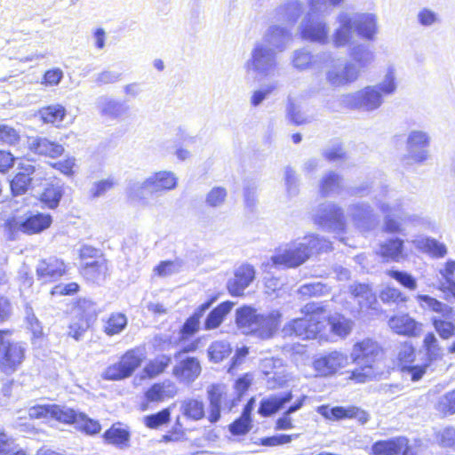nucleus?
I'll return each instance as SVG.
<instances>
[{"instance_id": "nucleus-38", "label": "nucleus", "mask_w": 455, "mask_h": 455, "mask_svg": "<svg viewBox=\"0 0 455 455\" xmlns=\"http://www.w3.org/2000/svg\"><path fill=\"white\" fill-rule=\"evenodd\" d=\"M303 11V5L299 0H287L283 4L275 9V16L277 20L293 25L297 22Z\"/></svg>"}, {"instance_id": "nucleus-59", "label": "nucleus", "mask_w": 455, "mask_h": 455, "mask_svg": "<svg viewBox=\"0 0 455 455\" xmlns=\"http://www.w3.org/2000/svg\"><path fill=\"white\" fill-rule=\"evenodd\" d=\"M387 275L410 290H415L417 288L416 280L405 272L389 270L387 271Z\"/></svg>"}, {"instance_id": "nucleus-18", "label": "nucleus", "mask_w": 455, "mask_h": 455, "mask_svg": "<svg viewBox=\"0 0 455 455\" xmlns=\"http://www.w3.org/2000/svg\"><path fill=\"white\" fill-rule=\"evenodd\" d=\"M256 271L250 264H242L234 269L233 275L227 282V289L230 295L241 297L244 291L255 279Z\"/></svg>"}, {"instance_id": "nucleus-37", "label": "nucleus", "mask_w": 455, "mask_h": 455, "mask_svg": "<svg viewBox=\"0 0 455 455\" xmlns=\"http://www.w3.org/2000/svg\"><path fill=\"white\" fill-rule=\"evenodd\" d=\"M67 116V109L60 104H51L44 106L38 109L40 121L45 124H51L57 128L61 126L63 120Z\"/></svg>"}, {"instance_id": "nucleus-11", "label": "nucleus", "mask_w": 455, "mask_h": 455, "mask_svg": "<svg viewBox=\"0 0 455 455\" xmlns=\"http://www.w3.org/2000/svg\"><path fill=\"white\" fill-rule=\"evenodd\" d=\"M341 103L353 109L372 112L382 105L383 98L377 87L368 85L355 92L344 94Z\"/></svg>"}, {"instance_id": "nucleus-26", "label": "nucleus", "mask_w": 455, "mask_h": 455, "mask_svg": "<svg viewBox=\"0 0 455 455\" xmlns=\"http://www.w3.org/2000/svg\"><path fill=\"white\" fill-rule=\"evenodd\" d=\"M387 186L382 184L381 181L366 180L347 188L345 195L351 197L372 196L377 198L387 196Z\"/></svg>"}, {"instance_id": "nucleus-42", "label": "nucleus", "mask_w": 455, "mask_h": 455, "mask_svg": "<svg viewBox=\"0 0 455 455\" xmlns=\"http://www.w3.org/2000/svg\"><path fill=\"white\" fill-rule=\"evenodd\" d=\"M419 306L423 309H429L441 316L448 318L453 312V309L449 305L437 300L428 295H418L416 297Z\"/></svg>"}, {"instance_id": "nucleus-50", "label": "nucleus", "mask_w": 455, "mask_h": 455, "mask_svg": "<svg viewBox=\"0 0 455 455\" xmlns=\"http://www.w3.org/2000/svg\"><path fill=\"white\" fill-rule=\"evenodd\" d=\"M20 140L21 136L18 130L8 124H0V145L15 147Z\"/></svg>"}, {"instance_id": "nucleus-32", "label": "nucleus", "mask_w": 455, "mask_h": 455, "mask_svg": "<svg viewBox=\"0 0 455 455\" xmlns=\"http://www.w3.org/2000/svg\"><path fill=\"white\" fill-rule=\"evenodd\" d=\"M102 438L106 443L124 449L129 446L131 432L123 423L116 422L103 433Z\"/></svg>"}, {"instance_id": "nucleus-45", "label": "nucleus", "mask_w": 455, "mask_h": 455, "mask_svg": "<svg viewBox=\"0 0 455 455\" xmlns=\"http://www.w3.org/2000/svg\"><path fill=\"white\" fill-rule=\"evenodd\" d=\"M144 426L149 429H158L171 422V408H164L142 419Z\"/></svg>"}, {"instance_id": "nucleus-36", "label": "nucleus", "mask_w": 455, "mask_h": 455, "mask_svg": "<svg viewBox=\"0 0 455 455\" xmlns=\"http://www.w3.org/2000/svg\"><path fill=\"white\" fill-rule=\"evenodd\" d=\"M291 392L267 396L260 402L259 413L264 417L271 416L281 410L285 403L291 402Z\"/></svg>"}, {"instance_id": "nucleus-6", "label": "nucleus", "mask_w": 455, "mask_h": 455, "mask_svg": "<svg viewBox=\"0 0 455 455\" xmlns=\"http://www.w3.org/2000/svg\"><path fill=\"white\" fill-rule=\"evenodd\" d=\"M146 359L144 345L127 349L118 361L108 365L102 373L105 380H121L131 377Z\"/></svg>"}, {"instance_id": "nucleus-48", "label": "nucleus", "mask_w": 455, "mask_h": 455, "mask_svg": "<svg viewBox=\"0 0 455 455\" xmlns=\"http://www.w3.org/2000/svg\"><path fill=\"white\" fill-rule=\"evenodd\" d=\"M379 252L387 260L399 261L403 258V241L400 239L389 240L381 245Z\"/></svg>"}, {"instance_id": "nucleus-35", "label": "nucleus", "mask_w": 455, "mask_h": 455, "mask_svg": "<svg viewBox=\"0 0 455 455\" xmlns=\"http://www.w3.org/2000/svg\"><path fill=\"white\" fill-rule=\"evenodd\" d=\"M350 291L357 299L360 306V313L364 310L378 311V302L375 294L368 284L355 283L350 286Z\"/></svg>"}, {"instance_id": "nucleus-46", "label": "nucleus", "mask_w": 455, "mask_h": 455, "mask_svg": "<svg viewBox=\"0 0 455 455\" xmlns=\"http://www.w3.org/2000/svg\"><path fill=\"white\" fill-rule=\"evenodd\" d=\"M50 419L60 423L71 425L77 421V414L74 409L59 404H51Z\"/></svg>"}, {"instance_id": "nucleus-14", "label": "nucleus", "mask_w": 455, "mask_h": 455, "mask_svg": "<svg viewBox=\"0 0 455 455\" xmlns=\"http://www.w3.org/2000/svg\"><path fill=\"white\" fill-rule=\"evenodd\" d=\"M207 394L210 401L208 419L212 423L219 420L221 410L230 411L235 404V398L228 394V387L224 384L209 386Z\"/></svg>"}, {"instance_id": "nucleus-30", "label": "nucleus", "mask_w": 455, "mask_h": 455, "mask_svg": "<svg viewBox=\"0 0 455 455\" xmlns=\"http://www.w3.org/2000/svg\"><path fill=\"white\" fill-rule=\"evenodd\" d=\"M387 324L398 335L417 336L421 331V324L408 314H399L391 316Z\"/></svg>"}, {"instance_id": "nucleus-55", "label": "nucleus", "mask_w": 455, "mask_h": 455, "mask_svg": "<svg viewBox=\"0 0 455 455\" xmlns=\"http://www.w3.org/2000/svg\"><path fill=\"white\" fill-rule=\"evenodd\" d=\"M424 347L429 361L436 360L442 356V349L437 339L433 333H427L424 338Z\"/></svg>"}, {"instance_id": "nucleus-52", "label": "nucleus", "mask_w": 455, "mask_h": 455, "mask_svg": "<svg viewBox=\"0 0 455 455\" xmlns=\"http://www.w3.org/2000/svg\"><path fill=\"white\" fill-rule=\"evenodd\" d=\"M76 423L79 425V429L86 435H93L99 434L101 430L100 422L89 418L84 412H78Z\"/></svg>"}, {"instance_id": "nucleus-7", "label": "nucleus", "mask_w": 455, "mask_h": 455, "mask_svg": "<svg viewBox=\"0 0 455 455\" xmlns=\"http://www.w3.org/2000/svg\"><path fill=\"white\" fill-rule=\"evenodd\" d=\"M79 258L84 261L88 259H93L91 262H84L78 270L86 283L100 284L108 276V262L96 248L89 245L82 246L79 250Z\"/></svg>"}, {"instance_id": "nucleus-60", "label": "nucleus", "mask_w": 455, "mask_h": 455, "mask_svg": "<svg viewBox=\"0 0 455 455\" xmlns=\"http://www.w3.org/2000/svg\"><path fill=\"white\" fill-rule=\"evenodd\" d=\"M178 268V262L174 260H163L154 267V273L157 276H167L175 273Z\"/></svg>"}, {"instance_id": "nucleus-64", "label": "nucleus", "mask_w": 455, "mask_h": 455, "mask_svg": "<svg viewBox=\"0 0 455 455\" xmlns=\"http://www.w3.org/2000/svg\"><path fill=\"white\" fill-rule=\"evenodd\" d=\"M198 330V319L196 315L189 317L180 330V339H188Z\"/></svg>"}, {"instance_id": "nucleus-8", "label": "nucleus", "mask_w": 455, "mask_h": 455, "mask_svg": "<svg viewBox=\"0 0 455 455\" xmlns=\"http://www.w3.org/2000/svg\"><path fill=\"white\" fill-rule=\"evenodd\" d=\"M276 54L265 44L256 42L245 63L247 73L259 78L273 75L277 65Z\"/></svg>"}, {"instance_id": "nucleus-43", "label": "nucleus", "mask_w": 455, "mask_h": 455, "mask_svg": "<svg viewBox=\"0 0 455 455\" xmlns=\"http://www.w3.org/2000/svg\"><path fill=\"white\" fill-rule=\"evenodd\" d=\"M327 320L331 325V331L341 338H345L349 335L354 326V323L350 319H347L339 314H335L331 316H328L326 315V321Z\"/></svg>"}, {"instance_id": "nucleus-1", "label": "nucleus", "mask_w": 455, "mask_h": 455, "mask_svg": "<svg viewBox=\"0 0 455 455\" xmlns=\"http://www.w3.org/2000/svg\"><path fill=\"white\" fill-rule=\"evenodd\" d=\"M331 243L315 235H309L278 247L275 253L261 263V268L269 272L272 267L293 268L305 263L314 253L328 251Z\"/></svg>"}, {"instance_id": "nucleus-2", "label": "nucleus", "mask_w": 455, "mask_h": 455, "mask_svg": "<svg viewBox=\"0 0 455 455\" xmlns=\"http://www.w3.org/2000/svg\"><path fill=\"white\" fill-rule=\"evenodd\" d=\"M281 320L279 311L261 315L251 307H243L236 310V325L242 333L260 339H271L276 331Z\"/></svg>"}, {"instance_id": "nucleus-61", "label": "nucleus", "mask_w": 455, "mask_h": 455, "mask_svg": "<svg viewBox=\"0 0 455 455\" xmlns=\"http://www.w3.org/2000/svg\"><path fill=\"white\" fill-rule=\"evenodd\" d=\"M4 229L7 236L11 240H14L19 233H22L21 221H19L14 217H11L4 223Z\"/></svg>"}, {"instance_id": "nucleus-9", "label": "nucleus", "mask_w": 455, "mask_h": 455, "mask_svg": "<svg viewBox=\"0 0 455 455\" xmlns=\"http://www.w3.org/2000/svg\"><path fill=\"white\" fill-rule=\"evenodd\" d=\"M11 334L10 330L0 329V371L4 374L15 372L26 357V350L20 342L6 339Z\"/></svg>"}, {"instance_id": "nucleus-3", "label": "nucleus", "mask_w": 455, "mask_h": 455, "mask_svg": "<svg viewBox=\"0 0 455 455\" xmlns=\"http://www.w3.org/2000/svg\"><path fill=\"white\" fill-rule=\"evenodd\" d=\"M303 317L287 323L282 329L284 337L296 336L301 339H312L323 330L326 310L320 304L307 303L301 308Z\"/></svg>"}, {"instance_id": "nucleus-29", "label": "nucleus", "mask_w": 455, "mask_h": 455, "mask_svg": "<svg viewBox=\"0 0 455 455\" xmlns=\"http://www.w3.org/2000/svg\"><path fill=\"white\" fill-rule=\"evenodd\" d=\"M317 412L330 420L358 418L360 421L365 422L368 419L365 412L360 411L357 407L355 406H336L331 408L326 405H322L317 408Z\"/></svg>"}, {"instance_id": "nucleus-20", "label": "nucleus", "mask_w": 455, "mask_h": 455, "mask_svg": "<svg viewBox=\"0 0 455 455\" xmlns=\"http://www.w3.org/2000/svg\"><path fill=\"white\" fill-rule=\"evenodd\" d=\"M36 166L29 161L20 162L18 165V172L10 180V189L12 196L25 195L32 187L33 174Z\"/></svg>"}, {"instance_id": "nucleus-16", "label": "nucleus", "mask_w": 455, "mask_h": 455, "mask_svg": "<svg viewBox=\"0 0 455 455\" xmlns=\"http://www.w3.org/2000/svg\"><path fill=\"white\" fill-rule=\"evenodd\" d=\"M326 81L333 87L349 85L360 77L357 66L352 61L345 60L343 63L331 65L325 73Z\"/></svg>"}, {"instance_id": "nucleus-25", "label": "nucleus", "mask_w": 455, "mask_h": 455, "mask_svg": "<svg viewBox=\"0 0 455 455\" xmlns=\"http://www.w3.org/2000/svg\"><path fill=\"white\" fill-rule=\"evenodd\" d=\"M315 220L323 228L334 233H340L345 229L342 213L334 205H323L317 211Z\"/></svg>"}, {"instance_id": "nucleus-54", "label": "nucleus", "mask_w": 455, "mask_h": 455, "mask_svg": "<svg viewBox=\"0 0 455 455\" xmlns=\"http://www.w3.org/2000/svg\"><path fill=\"white\" fill-rule=\"evenodd\" d=\"M436 410L444 415L455 413V389L439 398Z\"/></svg>"}, {"instance_id": "nucleus-31", "label": "nucleus", "mask_w": 455, "mask_h": 455, "mask_svg": "<svg viewBox=\"0 0 455 455\" xmlns=\"http://www.w3.org/2000/svg\"><path fill=\"white\" fill-rule=\"evenodd\" d=\"M351 14L354 18L355 31L357 35L365 40H373L378 33L377 16L367 12Z\"/></svg>"}, {"instance_id": "nucleus-12", "label": "nucleus", "mask_w": 455, "mask_h": 455, "mask_svg": "<svg viewBox=\"0 0 455 455\" xmlns=\"http://www.w3.org/2000/svg\"><path fill=\"white\" fill-rule=\"evenodd\" d=\"M68 263L55 255L40 259L36 267V275L42 284L55 283L68 275Z\"/></svg>"}, {"instance_id": "nucleus-56", "label": "nucleus", "mask_w": 455, "mask_h": 455, "mask_svg": "<svg viewBox=\"0 0 455 455\" xmlns=\"http://www.w3.org/2000/svg\"><path fill=\"white\" fill-rule=\"evenodd\" d=\"M436 441L443 448L455 450V428L447 427L436 433Z\"/></svg>"}, {"instance_id": "nucleus-4", "label": "nucleus", "mask_w": 455, "mask_h": 455, "mask_svg": "<svg viewBox=\"0 0 455 455\" xmlns=\"http://www.w3.org/2000/svg\"><path fill=\"white\" fill-rule=\"evenodd\" d=\"M382 354L381 346L373 339L365 338L356 341L352 347L350 358L361 368L353 371L350 379L358 383H365L374 379V364Z\"/></svg>"}, {"instance_id": "nucleus-23", "label": "nucleus", "mask_w": 455, "mask_h": 455, "mask_svg": "<svg viewBox=\"0 0 455 455\" xmlns=\"http://www.w3.org/2000/svg\"><path fill=\"white\" fill-rule=\"evenodd\" d=\"M177 184L178 179L173 172L159 171L146 179L140 188L148 193H157L174 189Z\"/></svg>"}, {"instance_id": "nucleus-58", "label": "nucleus", "mask_w": 455, "mask_h": 455, "mask_svg": "<svg viewBox=\"0 0 455 455\" xmlns=\"http://www.w3.org/2000/svg\"><path fill=\"white\" fill-rule=\"evenodd\" d=\"M16 159L10 150L0 148V174L9 173L14 167Z\"/></svg>"}, {"instance_id": "nucleus-13", "label": "nucleus", "mask_w": 455, "mask_h": 455, "mask_svg": "<svg viewBox=\"0 0 455 455\" xmlns=\"http://www.w3.org/2000/svg\"><path fill=\"white\" fill-rule=\"evenodd\" d=\"M329 12H313L309 7V12L299 25L301 38L312 43L325 44L328 43L329 27L322 19H315V14H328Z\"/></svg>"}, {"instance_id": "nucleus-33", "label": "nucleus", "mask_w": 455, "mask_h": 455, "mask_svg": "<svg viewBox=\"0 0 455 455\" xmlns=\"http://www.w3.org/2000/svg\"><path fill=\"white\" fill-rule=\"evenodd\" d=\"M320 192L324 197L335 196L346 192L343 177L336 172L330 171L323 175L320 180Z\"/></svg>"}, {"instance_id": "nucleus-44", "label": "nucleus", "mask_w": 455, "mask_h": 455, "mask_svg": "<svg viewBox=\"0 0 455 455\" xmlns=\"http://www.w3.org/2000/svg\"><path fill=\"white\" fill-rule=\"evenodd\" d=\"M127 325V317L124 314L120 312L111 313L106 319L103 331L108 336H114L119 334L125 329Z\"/></svg>"}, {"instance_id": "nucleus-5", "label": "nucleus", "mask_w": 455, "mask_h": 455, "mask_svg": "<svg viewBox=\"0 0 455 455\" xmlns=\"http://www.w3.org/2000/svg\"><path fill=\"white\" fill-rule=\"evenodd\" d=\"M75 319L68 324V335L79 340L97 320L100 310L97 303L86 297L75 299L71 306Z\"/></svg>"}, {"instance_id": "nucleus-17", "label": "nucleus", "mask_w": 455, "mask_h": 455, "mask_svg": "<svg viewBox=\"0 0 455 455\" xmlns=\"http://www.w3.org/2000/svg\"><path fill=\"white\" fill-rule=\"evenodd\" d=\"M175 394V387L171 381L153 383L143 392L142 399L139 403V410L140 411H148L152 404H157L171 399Z\"/></svg>"}, {"instance_id": "nucleus-19", "label": "nucleus", "mask_w": 455, "mask_h": 455, "mask_svg": "<svg viewBox=\"0 0 455 455\" xmlns=\"http://www.w3.org/2000/svg\"><path fill=\"white\" fill-rule=\"evenodd\" d=\"M348 355L341 351L334 350L316 358L313 366L320 376H331L348 365Z\"/></svg>"}, {"instance_id": "nucleus-49", "label": "nucleus", "mask_w": 455, "mask_h": 455, "mask_svg": "<svg viewBox=\"0 0 455 455\" xmlns=\"http://www.w3.org/2000/svg\"><path fill=\"white\" fill-rule=\"evenodd\" d=\"M374 86L378 88V91L381 94H393L397 88L395 68L393 66H388L382 81Z\"/></svg>"}, {"instance_id": "nucleus-21", "label": "nucleus", "mask_w": 455, "mask_h": 455, "mask_svg": "<svg viewBox=\"0 0 455 455\" xmlns=\"http://www.w3.org/2000/svg\"><path fill=\"white\" fill-rule=\"evenodd\" d=\"M291 40V33L287 28L280 25H270L259 43L265 44L277 53L285 51Z\"/></svg>"}, {"instance_id": "nucleus-62", "label": "nucleus", "mask_w": 455, "mask_h": 455, "mask_svg": "<svg viewBox=\"0 0 455 455\" xmlns=\"http://www.w3.org/2000/svg\"><path fill=\"white\" fill-rule=\"evenodd\" d=\"M51 404H36L29 408L28 418L30 419H50Z\"/></svg>"}, {"instance_id": "nucleus-41", "label": "nucleus", "mask_w": 455, "mask_h": 455, "mask_svg": "<svg viewBox=\"0 0 455 455\" xmlns=\"http://www.w3.org/2000/svg\"><path fill=\"white\" fill-rule=\"evenodd\" d=\"M233 306L234 304L232 302L226 301L211 311L204 321V329L214 330L218 328L222 323L227 315L231 311Z\"/></svg>"}, {"instance_id": "nucleus-27", "label": "nucleus", "mask_w": 455, "mask_h": 455, "mask_svg": "<svg viewBox=\"0 0 455 455\" xmlns=\"http://www.w3.org/2000/svg\"><path fill=\"white\" fill-rule=\"evenodd\" d=\"M52 224V217L49 213L29 212L22 220V233L34 235L47 230Z\"/></svg>"}, {"instance_id": "nucleus-57", "label": "nucleus", "mask_w": 455, "mask_h": 455, "mask_svg": "<svg viewBox=\"0 0 455 455\" xmlns=\"http://www.w3.org/2000/svg\"><path fill=\"white\" fill-rule=\"evenodd\" d=\"M116 185V181L114 178L110 177L108 179L100 180L94 183L92 196L94 197H100L106 195L108 191L112 190Z\"/></svg>"}, {"instance_id": "nucleus-28", "label": "nucleus", "mask_w": 455, "mask_h": 455, "mask_svg": "<svg viewBox=\"0 0 455 455\" xmlns=\"http://www.w3.org/2000/svg\"><path fill=\"white\" fill-rule=\"evenodd\" d=\"M372 455H416L408 447V440L404 437L393 438L387 441H379L372 447Z\"/></svg>"}, {"instance_id": "nucleus-34", "label": "nucleus", "mask_w": 455, "mask_h": 455, "mask_svg": "<svg viewBox=\"0 0 455 455\" xmlns=\"http://www.w3.org/2000/svg\"><path fill=\"white\" fill-rule=\"evenodd\" d=\"M28 149L35 155L49 158H57L64 152L60 144L43 137L35 138L29 144Z\"/></svg>"}, {"instance_id": "nucleus-15", "label": "nucleus", "mask_w": 455, "mask_h": 455, "mask_svg": "<svg viewBox=\"0 0 455 455\" xmlns=\"http://www.w3.org/2000/svg\"><path fill=\"white\" fill-rule=\"evenodd\" d=\"M396 358L404 375L413 381L419 380L426 372L427 363L414 364L415 349L409 342H404L397 347Z\"/></svg>"}, {"instance_id": "nucleus-40", "label": "nucleus", "mask_w": 455, "mask_h": 455, "mask_svg": "<svg viewBox=\"0 0 455 455\" xmlns=\"http://www.w3.org/2000/svg\"><path fill=\"white\" fill-rule=\"evenodd\" d=\"M172 359L165 355H160L149 360L142 369L141 377L152 379L164 373L170 365Z\"/></svg>"}, {"instance_id": "nucleus-53", "label": "nucleus", "mask_w": 455, "mask_h": 455, "mask_svg": "<svg viewBox=\"0 0 455 455\" xmlns=\"http://www.w3.org/2000/svg\"><path fill=\"white\" fill-rule=\"evenodd\" d=\"M81 290L80 284L76 282L58 283L52 286L49 291L52 297L75 296Z\"/></svg>"}, {"instance_id": "nucleus-63", "label": "nucleus", "mask_w": 455, "mask_h": 455, "mask_svg": "<svg viewBox=\"0 0 455 455\" xmlns=\"http://www.w3.org/2000/svg\"><path fill=\"white\" fill-rule=\"evenodd\" d=\"M379 298L385 303H395L405 300L399 290L391 287L383 289L379 294Z\"/></svg>"}, {"instance_id": "nucleus-39", "label": "nucleus", "mask_w": 455, "mask_h": 455, "mask_svg": "<svg viewBox=\"0 0 455 455\" xmlns=\"http://www.w3.org/2000/svg\"><path fill=\"white\" fill-rule=\"evenodd\" d=\"M349 56L354 65L357 66L358 73L366 69L375 60L374 52L365 44H357L349 48Z\"/></svg>"}, {"instance_id": "nucleus-22", "label": "nucleus", "mask_w": 455, "mask_h": 455, "mask_svg": "<svg viewBox=\"0 0 455 455\" xmlns=\"http://www.w3.org/2000/svg\"><path fill=\"white\" fill-rule=\"evenodd\" d=\"M354 18L350 12L341 11L336 17L338 27L332 35V44L336 48L349 44L355 31Z\"/></svg>"}, {"instance_id": "nucleus-10", "label": "nucleus", "mask_w": 455, "mask_h": 455, "mask_svg": "<svg viewBox=\"0 0 455 455\" xmlns=\"http://www.w3.org/2000/svg\"><path fill=\"white\" fill-rule=\"evenodd\" d=\"M431 138L422 130H411L406 139V154L403 156V165L421 164L429 158Z\"/></svg>"}, {"instance_id": "nucleus-47", "label": "nucleus", "mask_w": 455, "mask_h": 455, "mask_svg": "<svg viewBox=\"0 0 455 455\" xmlns=\"http://www.w3.org/2000/svg\"><path fill=\"white\" fill-rule=\"evenodd\" d=\"M230 344L225 340H218L212 343L208 348L209 359L213 363H220L231 354Z\"/></svg>"}, {"instance_id": "nucleus-24", "label": "nucleus", "mask_w": 455, "mask_h": 455, "mask_svg": "<svg viewBox=\"0 0 455 455\" xmlns=\"http://www.w3.org/2000/svg\"><path fill=\"white\" fill-rule=\"evenodd\" d=\"M331 58V52H322L317 54H312L307 49L301 48L292 52L291 65L295 69L304 71L318 68L320 63L326 62Z\"/></svg>"}, {"instance_id": "nucleus-51", "label": "nucleus", "mask_w": 455, "mask_h": 455, "mask_svg": "<svg viewBox=\"0 0 455 455\" xmlns=\"http://www.w3.org/2000/svg\"><path fill=\"white\" fill-rule=\"evenodd\" d=\"M416 19L418 23L423 28H431L439 25L442 21L439 13L428 7L419 9Z\"/></svg>"}]
</instances>
